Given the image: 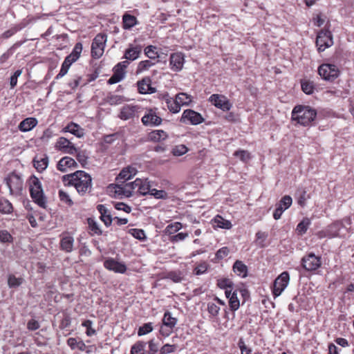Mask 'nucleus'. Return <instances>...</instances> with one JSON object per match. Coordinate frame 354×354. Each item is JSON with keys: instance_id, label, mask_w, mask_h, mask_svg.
Returning a JSON list of instances; mask_svg holds the SVG:
<instances>
[{"instance_id": "obj_60", "label": "nucleus", "mask_w": 354, "mask_h": 354, "mask_svg": "<svg viewBox=\"0 0 354 354\" xmlns=\"http://www.w3.org/2000/svg\"><path fill=\"white\" fill-rule=\"evenodd\" d=\"M124 78L122 73L113 72V75L108 80V84H114L121 82Z\"/></svg>"}, {"instance_id": "obj_56", "label": "nucleus", "mask_w": 354, "mask_h": 354, "mask_svg": "<svg viewBox=\"0 0 354 354\" xmlns=\"http://www.w3.org/2000/svg\"><path fill=\"white\" fill-rule=\"evenodd\" d=\"M207 310L212 316L217 317L220 311V307L215 303L209 302L207 304Z\"/></svg>"}, {"instance_id": "obj_29", "label": "nucleus", "mask_w": 354, "mask_h": 354, "mask_svg": "<svg viewBox=\"0 0 354 354\" xmlns=\"http://www.w3.org/2000/svg\"><path fill=\"white\" fill-rule=\"evenodd\" d=\"M163 98L165 100L168 109L174 113H177L180 111L181 106L178 103H177V99L172 98L169 97L168 95H165Z\"/></svg>"}, {"instance_id": "obj_42", "label": "nucleus", "mask_w": 354, "mask_h": 354, "mask_svg": "<svg viewBox=\"0 0 354 354\" xmlns=\"http://www.w3.org/2000/svg\"><path fill=\"white\" fill-rule=\"evenodd\" d=\"M302 91L307 95H310L314 92V83L309 80H302L301 82Z\"/></svg>"}, {"instance_id": "obj_17", "label": "nucleus", "mask_w": 354, "mask_h": 354, "mask_svg": "<svg viewBox=\"0 0 354 354\" xmlns=\"http://www.w3.org/2000/svg\"><path fill=\"white\" fill-rule=\"evenodd\" d=\"M106 269L116 273L124 274L127 271V266L124 263L117 261L113 258H108L104 262Z\"/></svg>"}, {"instance_id": "obj_48", "label": "nucleus", "mask_w": 354, "mask_h": 354, "mask_svg": "<svg viewBox=\"0 0 354 354\" xmlns=\"http://www.w3.org/2000/svg\"><path fill=\"white\" fill-rule=\"evenodd\" d=\"M145 55L151 59H156L158 57L156 47L153 46H148L145 48Z\"/></svg>"}, {"instance_id": "obj_62", "label": "nucleus", "mask_w": 354, "mask_h": 354, "mask_svg": "<svg viewBox=\"0 0 354 354\" xmlns=\"http://www.w3.org/2000/svg\"><path fill=\"white\" fill-rule=\"evenodd\" d=\"M153 65H154V63H153L151 60L147 59V60L141 61L138 64V71L142 72V71L148 70L150 67H151Z\"/></svg>"}, {"instance_id": "obj_7", "label": "nucleus", "mask_w": 354, "mask_h": 354, "mask_svg": "<svg viewBox=\"0 0 354 354\" xmlns=\"http://www.w3.org/2000/svg\"><path fill=\"white\" fill-rule=\"evenodd\" d=\"M333 44L332 33L328 30H322L319 31L316 39V45L319 52H323L326 48Z\"/></svg>"}, {"instance_id": "obj_25", "label": "nucleus", "mask_w": 354, "mask_h": 354, "mask_svg": "<svg viewBox=\"0 0 354 354\" xmlns=\"http://www.w3.org/2000/svg\"><path fill=\"white\" fill-rule=\"evenodd\" d=\"M37 123L35 118H27L19 123L18 128L21 132H28L36 127Z\"/></svg>"}, {"instance_id": "obj_44", "label": "nucleus", "mask_w": 354, "mask_h": 354, "mask_svg": "<svg viewBox=\"0 0 354 354\" xmlns=\"http://www.w3.org/2000/svg\"><path fill=\"white\" fill-rule=\"evenodd\" d=\"M146 344L144 342L139 341L133 344L131 349V354H145L144 350Z\"/></svg>"}, {"instance_id": "obj_14", "label": "nucleus", "mask_w": 354, "mask_h": 354, "mask_svg": "<svg viewBox=\"0 0 354 354\" xmlns=\"http://www.w3.org/2000/svg\"><path fill=\"white\" fill-rule=\"evenodd\" d=\"M139 109L138 105L126 104L121 108L118 117L123 120L133 119L138 117Z\"/></svg>"}, {"instance_id": "obj_21", "label": "nucleus", "mask_w": 354, "mask_h": 354, "mask_svg": "<svg viewBox=\"0 0 354 354\" xmlns=\"http://www.w3.org/2000/svg\"><path fill=\"white\" fill-rule=\"evenodd\" d=\"M151 80L149 77H145L138 82V90L141 94H152L156 93V89L151 85Z\"/></svg>"}, {"instance_id": "obj_55", "label": "nucleus", "mask_w": 354, "mask_h": 354, "mask_svg": "<svg viewBox=\"0 0 354 354\" xmlns=\"http://www.w3.org/2000/svg\"><path fill=\"white\" fill-rule=\"evenodd\" d=\"M177 346L175 344H166L160 349V354H169L176 351Z\"/></svg>"}, {"instance_id": "obj_33", "label": "nucleus", "mask_w": 354, "mask_h": 354, "mask_svg": "<svg viewBox=\"0 0 354 354\" xmlns=\"http://www.w3.org/2000/svg\"><path fill=\"white\" fill-rule=\"evenodd\" d=\"M237 288L234 289L230 292L229 297H226L229 299L230 308L232 311L237 310L240 306V302L237 297Z\"/></svg>"}, {"instance_id": "obj_13", "label": "nucleus", "mask_w": 354, "mask_h": 354, "mask_svg": "<svg viewBox=\"0 0 354 354\" xmlns=\"http://www.w3.org/2000/svg\"><path fill=\"white\" fill-rule=\"evenodd\" d=\"M292 203V199L290 196L286 195L281 198L276 205V209L273 213V217L275 220H279L282 214L288 209Z\"/></svg>"}, {"instance_id": "obj_45", "label": "nucleus", "mask_w": 354, "mask_h": 354, "mask_svg": "<svg viewBox=\"0 0 354 354\" xmlns=\"http://www.w3.org/2000/svg\"><path fill=\"white\" fill-rule=\"evenodd\" d=\"M88 224L93 234H102V230H100L98 223L94 219L88 218Z\"/></svg>"}, {"instance_id": "obj_8", "label": "nucleus", "mask_w": 354, "mask_h": 354, "mask_svg": "<svg viewBox=\"0 0 354 354\" xmlns=\"http://www.w3.org/2000/svg\"><path fill=\"white\" fill-rule=\"evenodd\" d=\"M290 276L288 272H283L274 281L272 294L274 298L281 295L289 283Z\"/></svg>"}, {"instance_id": "obj_61", "label": "nucleus", "mask_w": 354, "mask_h": 354, "mask_svg": "<svg viewBox=\"0 0 354 354\" xmlns=\"http://www.w3.org/2000/svg\"><path fill=\"white\" fill-rule=\"evenodd\" d=\"M124 78L122 73L113 72V75L108 80V84H114L121 82Z\"/></svg>"}, {"instance_id": "obj_16", "label": "nucleus", "mask_w": 354, "mask_h": 354, "mask_svg": "<svg viewBox=\"0 0 354 354\" xmlns=\"http://www.w3.org/2000/svg\"><path fill=\"white\" fill-rule=\"evenodd\" d=\"M185 56L182 53H171L169 57V66L172 71L179 72L184 66Z\"/></svg>"}, {"instance_id": "obj_59", "label": "nucleus", "mask_w": 354, "mask_h": 354, "mask_svg": "<svg viewBox=\"0 0 354 354\" xmlns=\"http://www.w3.org/2000/svg\"><path fill=\"white\" fill-rule=\"evenodd\" d=\"M188 236L187 232H180L177 234L172 235L169 238V241L171 243H178L184 241Z\"/></svg>"}, {"instance_id": "obj_20", "label": "nucleus", "mask_w": 354, "mask_h": 354, "mask_svg": "<svg viewBox=\"0 0 354 354\" xmlns=\"http://www.w3.org/2000/svg\"><path fill=\"white\" fill-rule=\"evenodd\" d=\"M344 227L342 221H337L328 226L325 232H324V236L328 238H334L339 236V232L342 228Z\"/></svg>"}, {"instance_id": "obj_27", "label": "nucleus", "mask_w": 354, "mask_h": 354, "mask_svg": "<svg viewBox=\"0 0 354 354\" xmlns=\"http://www.w3.org/2000/svg\"><path fill=\"white\" fill-rule=\"evenodd\" d=\"M213 225L214 227L221 229L230 230L232 227V224L230 221L225 219L220 215H216L212 219Z\"/></svg>"}, {"instance_id": "obj_47", "label": "nucleus", "mask_w": 354, "mask_h": 354, "mask_svg": "<svg viewBox=\"0 0 354 354\" xmlns=\"http://www.w3.org/2000/svg\"><path fill=\"white\" fill-rule=\"evenodd\" d=\"M167 279L175 283L181 282L183 279L182 273L180 271H171L167 274Z\"/></svg>"}, {"instance_id": "obj_30", "label": "nucleus", "mask_w": 354, "mask_h": 354, "mask_svg": "<svg viewBox=\"0 0 354 354\" xmlns=\"http://www.w3.org/2000/svg\"><path fill=\"white\" fill-rule=\"evenodd\" d=\"M234 272L239 277L245 278L247 277L248 268L241 261H236L233 266Z\"/></svg>"}, {"instance_id": "obj_63", "label": "nucleus", "mask_w": 354, "mask_h": 354, "mask_svg": "<svg viewBox=\"0 0 354 354\" xmlns=\"http://www.w3.org/2000/svg\"><path fill=\"white\" fill-rule=\"evenodd\" d=\"M268 237V234L266 232H258L256 234V242L260 247H264V241Z\"/></svg>"}, {"instance_id": "obj_15", "label": "nucleus", "mask_w": 354, "mask_h": 354, "mask_svg": "<svg viewBox=\"0 0 354 354\" xmlns=\"http://www.w3.org/2000/svg\"><path fill=\"white\" fill-rule=\"evenodd\" d=\"M141 121L145 126L155 127L161 124L162 118L157 115L154 110L149 109L142 118Z\"/></svg>"}, {"instance_id": "obj_11", "label": "nucleus", "mask_w": 354, "mask_h": 354, "mask_svg": "<svg viewBox=\"0 0 354 354\" xmlns=\"http://www.w3.org/2000/svg\"><path fill=\"white\" fill-rule=\"evenodd\" d=\"M180 121L185 124L197 125L202 123L204 119L199 113L192 109H187L183 111Z\"/></svg>"}, {"instance_id": "obj_50", "label": "nucleus", "mask_w": 354, "mask_h": 354, "mask_svg": "<svg viewBox=\"0 0 354 354\" xmlns=\"http://www.w3.org/2000/svg\"><path fill=\"white\" fill-rule=\"evenodd\" d=\"M153 330L152 323H146L138 328V335L142 336L147 335Z\"/></svg>"}, {"instance_id": "obj_32", "label": "nucleus", "mask_w": 354, "mask_h": 354, "mask_svg": "<svg viewBox=\"0 0 354 354\" xmlns=\"http://www.w3.org/2000/svg\"><path fill=\"white\" fill-rule=\"evenodd\" d=\"M74 239L71 236H66L62 238L60 242L61 249L66 252H71L73 250Z\"/></svg>"}, {"instance_id": "obj_1", "label": "nucleus", "mask_w": 354, "mask_h": 354, "mask_svg": "<svg viewBox=\"0 0 354 354\" xmlns=\"http://www.w3.org/2000/svg\"><path fill=\"white\" fill-rule=\"evenodd\" d=\"M62 180L66 184L74 186L80 195L89 192L92 187L91 176L84 171L79 170L73 174L64 175Z\"/></svg>"}, {"instance_id": "obj_36", "label": "nucleus", "mask_w": 354, "mask_h": 354, "mask_svg": "<svg viewBox=\"0 0 354 354\" xmlns=\"http://www.w3.org/2000/svg\"><path fill=\"white\" fill-rule=\"evenodd\" d=\"M166 132L162 130H154L149 133V139L154 142H160L167 138Z\"/></svg>"}, {"instance_id": "obj_40", "label": "nucleus", "mask_w": 354, "mask_h": 354, "mask_svg": "<svg viewBox=\"0 0 354 354\" xmlns=\"http://www.w3.org/2000/svg\"><path fill=\"white\" fill-rule=\"evenodd\" d=\"M24 282L22 277H16L14 274H10L8 278V285L9 288H17Z\"/></svg>"}, {"instance_id": "obj_54", "label": "nucleus", "mask_w": 354, "mask_h": 354, "mask_svg": "<svg viewBox=\"0 0 354 354\" xmlns=\"http://www.w3.org/2000/svg\"><path fill=\"white\" fill-rule=\"evenodd\" d=\"M209 265L206 262H202L199 263L197 266L194 269V274L196 275H201L206 272Z\"/></svg>"}, {"instance_id": "obj_4", "label": "nucleus", "mask_w": 354, "mask_h": 354, "mask_svg": "<svg viewBox=\"0 0 354 354\" xmlns=\"http://www.w3.org/2000/svg\"><path fill=\"white\" fill-rule=\"evenodd\" d=\"M318 74L325 81L333 82L340 75V71L334 64L324 63L318 67Z\"/></svg>"}, {"instance_id": "obj_10", "label": "nucleus", "mask_w": 354, "mask_h": 354, "mask_svg": "<svg viewBox=\"0 0 354 354\" xmlns=\"http://www.w3.org/2000/svg\"><path fill=\"white\" fill-rule=\"evenodd\" d=\"M321 265V258L313 253L304 256L301 259L302 267L309 272L317 270Z\"/></svg>"}, {"instance_id": "obj_9", "label": "nucleus", "mask_w": 354, "mask_h": 354, "mask_svg": "<svg viewBox=\"0 0 354 354\" xmlns=\"http://www.w3.org/2000/svg\"><path fill=\"white\" fill-rule=\"evenodd\" d=\"M131 187L125 183L110 185L108 187L109 192L113 194V196L118 198H129L132 196Z\"/></svg>"}, {"instance_id": "obj_43", "label": "nucleus", "mask_w": 354, "mask_h": 354, "mask_svg": "<svg viewBox=\"0 0 354 354\" xmlns=\"http://www.w3.org/2000/svg\"><path fill=\"white\" fill-rule=\"evenodd\" d=\"M12 211V203L7 199L0 200V212L3 214H9Z\"/></svg>"}, {"instance_id": "obj_41", "label": "nucleus", "mask_w": 354, "mask_h": 354, "mask_svg": "<svg viewBox=\"0 0 354 354\" xmlns=\"http://www.w3.org/2000/svg\"><path fill=\"white\" fill-rule=\"evenodd\" d=\"M128 233L138 240L145 241L147 239L145 232L143 230L132 228L129 230Z\"/></svg>"}, {"instance_id": "obj_34", "label": "nucleus", "mask_w": 354, "mask_h": 354, "mask_svg": "<svg viewBox=\"0 0 354 354\" xmlns=\"http://www.w3.org/2000/svg\"><path fill=\"white\" fill-rule=\"evenodd\" d=\"M311 225L310 218L306 217L300 221L296 227V232L299 235H304L308 230L309 226Z\"/></svg>"}, {"instance_id": "obj_49", "label": "nucleus", "mask_w": 354, "mask_h": 354, "mask_svg": "<svg viewBox=\"0 0 354 354\" xmlns=\"http://www.w3.org/2000/svg\"><path fill=\"white\" fill-rule=\"evenodd\" d=\"M237 345L240 349L241 354H251L252 348L246 345L243 338L241 337L239 339Z\"/></svg>"}, {"instance_id": "obj_38", "label": "nucleus", "mask_w": 354, "mask_h": 354, "mask_svg": "<svg viewBox=\"0 0 354 354\" xmlns=\"http://www.w3.org/2000/svg\"><path fill=\"white\" fill-rule=\"evenodd\" d=\"M177 323L176 318L173 317L169 312H166L164 314L162 319V326H169L174 328Z\"/></svg>"}, {"instance_id": "obj_64", "label": "nucleus", "mask_w": 354, "mask_h": 354, "mask_svg": "<svg viewBox=\"0 0 354 354\" xmlns=\"http://www.w3.org/2000/svg\"><path fill=\"white\" fill-rule=\"evenodd\" d=\"M77 153V160L80 162L82 167H84L87 164L88 156L84 151H81Z\"/></svg>"}, {"instance_id": "obj_12", "label": "nucleus", "mask_w": 354, "mask_h": 354, "mask_svg": "<svg viewBox=\"0 0 354 354\" xmlns=\"http://www.w3.org/2000/svg\"><path fill=\"white\" fill-rule=\"evenodd\" d=\"M209 101L216 108H218L223 111H227L230 110L232 106L230 100L223 95L212 94L209 97Z\"/></svg>"}, {"instance_id": "obj_5", "label": "nucleus", "mask_w": 354, "mask_h": 354, "mask_svg": "<svg viewBox=\"0 0 354 354\" xmlns=\"http://www.w3.org/2000/svg\"><path fill=\"white\" fill-rule=\"evenodd\" d=\"M4 183L9 189L10 195L18 196L21 194L23 180L19 175L12 173L5 178Z\"/></svg>"}, {"instance_id": "obj_19", "label": "nucleus", "mask_w": 354, "mask_h": 354, "mask_svg": "<svg viewBox=\"0 0 354 354\" xmlns=\"http://www.w3.org/2000/svg\"><path fill=\"white\" fill-rule=\"evenodd\" d=\"M138 170L133 166H127L123 168L116 178L118 183H125L137 174Z\"/></svg>"}, {"instance_id": "obj_24", "label": "nucleus", "mask_w": 354, "mask_h": 354, "mask_svg": "<svg viewBox=\"0 0 354 354\" xmlns=\"http://www.w3.org/2000/svg\"><path fill=\"white\" fill-rule=\"evenodd\" d=\"M141 51L140 46L130 45L124 52V58L128 61H134L139 57Z\"/></svg>"}, {"instance_id": "obj_46", "label": "nucleus", "mask_w": 354, "mask_h": 354, "mask_svg": "<svg viewBox=\"0 0 354 354\" xmlns=\"http://www.w3.org/2000/svg\"><path fill=\"white\" fill-rule=\"evenodd\" d=\"M151 185L149 181L147 180V179L142 180V183L140 185V187L138 190V192L141 195H146L147 194H149V192L151 191Z\"/></svg>"}, {"instance_id": "obj_22", "label": "nucleus", "mask_w": 354, "mask_h": 354, "mask_svg": "<svg viewBox=\"0 0 354 354\" xmlns=\"http://www.w3.org/2000/svg\"><path fill=\"white\" fill-rule=\"evenodd\" d=\"M97 209L100 214V219L106 227L111 225L113 218H112L110 211L104 205L100 204L97 206Z\"/></svg>"}, {"instance_id": "obj_51", "label": "nucleus", "mask_w": 354, "mask_h": 354, "mask_svg": "<svg viewBox=\"0 0 354 354\" xmlns=\"http://www.w3.org/2000/svg\"><path fill=\"white\" fill-rule=\"evenodd\" d=\"M234 156L239 158L243 162H248L250 159V154L245 150H238L234 153Z\"/></svg>"}, {"instance_id": "obj_52", "label": "nucleus", "mask_w": 354, "mask_h": 354, "mask_svg": "<svg viewBox=\"0 0 354 354\" xmlns=\"http://www.w3.org/2000/svg\"><path fill=\"white\" fill-rule=\"evenodd\" d=\"M59 200L68 206H71L73 204V201L71 200L70 196L66 192L63 190L59 191Z\"/></svg>"}, {"instance_id": "obj_26", "label": "nucleus", "mask_w": 354, "mask_h": 354, "mask_svg": "<svg viewBox=\"0 0 354 354\" xmlns=\"http://www.w3.org/2000/svg\"><path fill=\"white\" fill-rule=\"evenodd\" d=\"M217 286L225 290L226 297H229L230 292L234 289V285L231 279L227 278H222L217 280Z\"/></svg>"}, {"instance_id": "obj_37", "label": "nucleus", "mask_w": 354, "mask_h": 354, "mask_svg": "<svg viewBox=\"0 0 354 354\" xmlns=\"http://www.w3.org/2000/svg\"><path fill=\"white\" fill-rule=\"evenodd\" d=\"M48 158L47 156L41 158L39 160H34V167L38 171H43L48 166Z\"/></svg>"}, {"instance_id": "obj_6", "label": "nucleus", "mask_w": 354, "mask_h": 354, "mask_svg": "<svg viewBox=\"0 0 354 354\" xmlns=\"http://www.w3.org/2000/svg\"><path fill=\"white\" fill-rule=\"evenodd\" d=\"M106 42V35L97 34L93 40L91 44V56L94 59H99L104 53Z\"/></svg>"}, {"instance_id": "obj_2", "label": "nucleus", "mask_w": 354, "mask_h": 354, "mask_svg": "<svg viewBox=\"0 0 354 354\" xmlns=\"http://www.w3.org/2000/svg\"><path fill=\"white\" fill-rule=\"evenodd\" d=\"M317 111L306 105H297L292 111V120L303 126H308L315 120Z\"/></svg>"}, {"instance_id": "obj_31", "label": "nucleus", "mask_w": 354, "mask_h": 354, "mask_svg": "<svg viewBox=\"0 0 354 354\" xmlns=\"http://www.w3.org/2000/svg\"><path fill=\"white\" fill-rule=\"evenodd\" d=\"M138 23L137 19L133 15L125 13L122 17L123 28L125 30H129L135 26Z\"/></svg>"}, {"instance_id": "obj_3", "label": "nucleus", "mask_w": 354, "mask_h": 354, "mask_svg": "<svg viewBox=\"0 0 354 354\" xmlns=\"http://www.w3.org/2000/svg\"><path fill=\"white\" fill-rule=\"evenodd\" d=\"M30 193L34 202L39 207L45 208L46 200L44 194L41 183L39 178L32 176L29 182Z\"/></svg>"}, {"instance_id": "obj_23", "label": "nucleus", "mask_w": 354, "mask_h": 354, "mask_svg": "<svg viewBox=\"0 0 354 354\" xmlns=\"http://www.w3.org/2000/svg\"><path fill=\"white\" fill-rule=\"evenodd\" d=\"M75 167H77V163L75 160L68 156L62 158L57 165V169L62 172H66L68 168Z\"/></svg>"}, {"instance_id": "obj_58", "label": "nucleus", "mask_w": 354, "mask_h": 354, "mask_svg": "<svg viewBox=\"0 0 354 354\" xmlns=\"http://www.w3.org/2000/svg\"><path fill=\"white\" fill-rule=\"evenodd\" d=\"M187 151V148L184 145H180L176 146L173 150L172 153L176 156H180L186 153Z\"/></svg>"}, {"instance_id": "obj_57", "label": "nucleus", "mask_w": 354, "mask_h": 354, "mask_svg": "<svg viewBox=\"0 0 354 354\" xmlns=\"http://www.w3.org/2000/svg\"><path fill=\"white\" fill-rule=\"evenodd\" d=\"M149 194L157 199H165L167 197V194L164 190H158L156 189H151Z\"/></svg>"}, {"instance_id": "obj_39", "label": "nucleus", "mask_w": 354, "mask_h": 354, "mask_svg": "<svg viewBox=\"0 0 354 354\" xmlns=\"http://www.w3.org/2000/svg\"><path fill=\"white\" fill-rule=\"evenodd\" d=\"M176 98L177 99V103H178L180 106L189 105L192 102V96L185 93L177 94Z\"/></svg>"}, {"instance_id": "obj_53", "label": "nucleus", "mask_w": 354, "mask_h": 354, "mask_svg": "<svg viewBox=\"0 0 354 354\" xmlns=\"http://www.w3.org/2000/svg\"><path fill=\"white\" fill-rule=\"evenodd\" d=\"M93 322L87 319L82 322V326L86 328V334L87 336L91 337L95 334L96 331L92 328Z\"/></svg>"}, {"instance_id": "obj_28", "label": "nucleus", "mask_w": 354, "mask_h": 354, "mask_svg": "<svg viewBox=\"0 0 354 354\" xmlns=\"http://www.w3.org/2000/svg\"><path fill=\"white\" fill-rule=\"evenodd\" d=\"M64 132H69L77 138H82L84 135V130L76 123L71 122L64 128Z\"/></svg>"}, {"instance_id": "obj_35", "label": "nucleus", "mask_w": 354, "mask_h": 354, "mask_svg": "<svg viewBox=\"0 0 354 354\" xmlns=\"http://www.w3.org/2000/svg\"><path fill=\"white\" fill-rule=\"evenodd\" d=\"M183 227V225L180 222H174L169 224L165 229V233L167 235L172 236L174 233L178 232Z\"/></svg>"}, {"instance_id": "obj_18", "label": "nucleus", "mask_w": 354, "mask_h": 354, "mask_svg": "<svg viewBox=\"0 0 354 354\" xmlns=\"http://www.w3.org/2000/svg\"><path fill=\"white\" fill-rule=\"evenodd\" d=\"M55 147L68 154H74L77 152V149L73 144L64 137H61L57 140Z\"/></svg>"}]
</instances>
